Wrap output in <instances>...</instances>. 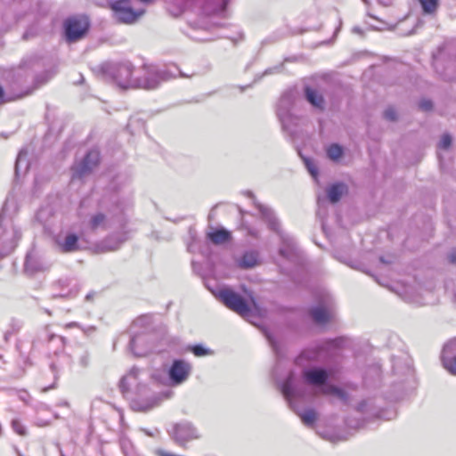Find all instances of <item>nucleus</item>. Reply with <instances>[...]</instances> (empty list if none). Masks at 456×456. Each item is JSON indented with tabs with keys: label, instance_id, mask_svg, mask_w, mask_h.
Wrapping results in <instances>:
<instances>
[{
	"label": "nucleus",
	"instance_id": "f257e3e1",
	"mask_svg": "<svg viewBox=\"0 0 456 456\" xmlns=\"http://www.w3.org/2000/svg\"><path fill=\"white\" fill-rule=\"evenodd\" d=\"M140 372V369L133 367L129 372L120 379L119 389L124 396H127L134 390L136 398L133 399L131 402L132 409L138 411H146L158 406L163 400L169 398L172 395V392L151 393L147 386L139 382Z\"/></svg>",
	"mask_w": 456,
	"mask_h": 456
},
{
	"label": "nucleus",
	"instance_id": "f03ea898",
	"mask_svg": "<svg viewBox=\"0 0 456 456\" xmlns=\"http://www.w3.org/2000/svg\"><path fill=\"white\" fill-rule=\"evenodd\" d=\"M277 387L290 410L300 418L305 426L312 428L317 419L316 411L311 408L300 411L297 401L304 398L305 392L303 388L297 384L294 373L290 371L284 380L278 381Z\"/></svg>",
	"mask_w": 456,
	"mask_h": 456
},
{
	"label": "nucleus",
	"instance_id": "7ed1b4c3",
	"mask_svg": "<svg viewBox=\"0 0 456 456\" xmlns=\"http://www.w3.org/2000/svg\"><path fill=\"white\" fill-rule=\"evenodd\" d=\"M9 202L5 201L0 213V259L11 255L21 239V231L9 213Z\"/></svg>",
	"mask_w": 456,
	"mask_h": 456
},
{
	"label": "nucleus",
	"instance_id": "20e7f679",
	"mask_svg": "<svg viewBox=\"0 0 456 456\" xmlns=\"http://www.w3.org/2000/svg\"><path fill=\"white\" fill-rule=\"evenodd\" d=\"M103 72L110 77L116 85L124 90L134 89L136 77H133L134 65L128 61L107 63L103 66Z\"/></svg>",
	"mask_w": 456,
	"mask_h": 456
},
{
	"label": "nucleus",
	"instance_id": "39448f33",
	"mask_svg": "<svg viewBox=\"0 0 456 456\" xmlns=\"http://www.w3.org/2000/svg\"><path fill=\"white\" fill-rule=\"evenodd\" d=\"M144 71L142 77H136L134 84L135 88L145 90H154L158 88L162 82L167 81L173 77L172 74L164 69L154 65H143Z\"/></svg>",
	"mask_w": 456,
	"mask_h": 456
},
{
	"label": "nucleus",
	"instance_id": "423d86ee",
	"mask_svg": "<svg viewBox=\"0 0 456 456\" xmlns=\"http://www.w3.org/2000/svg\"><path fill=\"white\" fill-rule=\"evenodd\" d=\"M217 297L228 309L240 316L246 319L252 315L250 305L240 293L225 288L219 290Z\"/></svg>",
	"mask_w": 456,
	"mask_h": 456
},
{
	"label": "nucleus",
	"instance_id": "0eeeda50",
	"mask_svg": "<svg viewBox=\"0 0 456 456\" xmlns=\"http://www.w3.org/2000/svg\"><path fill=\"white\" fill-rule=\"evenodd\" d=\"M332 374V369L322 366H312L303 369L302 379L305 384L317 388L324 395L326 388L331 385L330 379Z\"/></svg>",
	"mask_w": 456,
	"mask_h": 456
},
{
	"label": "nucleus",
	"instance_id": "6e6552de",
	"mask_svg": "<svg viewBox=\"0 0 456 456\" xmlns=\"http://www.w3.org/2000/svg\"><path fill=\"white\" fill-rule=\"evenodd\" d=\"M90 28L86 16H71L63 21V37L67 43L72 44L84 38Z\"/></svg>",
	"mask_w": 456,
	"mask_h": 456
},
{
	"label": "nucleus",
	"instance_id": "1a4fd4ad",
	"mask_svg": "<svg viewBox=\"0 0 456 456\" xmlns=\"http://www.w3.org/2000/svg\"><path fill=\"white\" fill-rule=\"evenodd\" d=\"M294 100L295 97L292 92H285L279 99L276 107V115L282 129L289 134L293 133V126H296V117L291 112Z\"/></svg>",
	"mask_w": 456,
	"mask_h": 456
},
{
	"label": "nucleus",
	"instance_id": "9d476101",
	"mask_svg": "<svg viewBox=\"0 0 456 456\" xmlns=\"http://www.w3.org/2000/svg\"><path fill=\"white\" fill-rule=\"evenodd\" d=\"M128 348L136 357L146 356L156 348L154 334L145 331L130 334Z\"/></svg>",
	"mask_w": 456,
	"mask_h": 456
},
{
	"label": "nucleus",
	"instance_id": "9b49d317",
	"mask_svg": "<svg viewBox=\"0 0 456 456\" xmlns=\"http://www.w3.org/2000/svg\"><path fill=\"white\" fill-rule=\"evenodd\" d=\"M168 433L174 442L179 445H184L188 442L200 437L198 428L192 422L188 420L173 424Z\"/></svg>",
	"mask_w": 456,
	"mask_h": 456
},
{
	"label": "nucleus",
	"instance_id": "f8f14e48",
	"mask_svg": "<svg viewBox=\"0 0 456 456\" xmlns=\"http://www.w3.org/2000/svg\"><path fill=\"white\" fill-rule=\"evenodd\" d=\"M99 163L100 151L97 149L89 150L79 162L73 165L72 180H82L88 176Z\"/></svg>",
	"mask_w": 456,
	"mask_h": 456
},
{
	"label": "nucleus",
	"instance_id": "ddd939ff",
	"mask_svg": "<svg viewBox=\"0 0 456 456\" xmlns=\"http://www.w3.org/2000/svg\"><path fill=\"white\" fill-rule=\"evenodd\" d=\"M114 18L120 23L132 24L144 13V10L133 9L130 0H116L110 4Z\"/></svg>",
	"mask_w": 456,
	"mask_h": 456
},
{
	"label": "nucleus",
	"instance_id": "4468645a",
	"mask_svg": "<svg viewBox=\"0 0 456 456\" xmlns=\"http://www.w3.org/2000/svg\"><path fill=\"white\" fill-rule=\"evenodd\" d=\"M110 227V219L106 214L95 211L88 215L87 219L83 222L82 237H88L91 234H98L107 231Z\"/></svg>",
	"mask_w": 456,
	"mask_h": 456
},
{
	"label": "nucleus",
	"instance_id": "2eb2a0df",
	"mask_svg": "<svg viewBox=\"0 0 456 456\" xmlns=\"http://www.w3.org/2000/svg\"><path fill=\"white\" fill-rule=\"evenodd\" d=\"M191 364L183 359H175L168 370L167 376L172 386H179L184 383L191 373Z\"/></svg>",
	"mask_w": 456,
	"mask_h": 456
},
{
	"label": "nucleus",
	"instance_id": "dca6fc26",
	"mask_svg": "<svg viewBox=\"0 0 456 456\" xmlns=\"http://www.w3.org/2000/svg\"><path fill=\"white\" fill-rule=\"evenodd\" d=\"M130 232L121 227V231L113 232L105 237L97 245V250L101 253H106L110 251H116L130 237Z\"/></svg>",
	"mask_w": 456,
	"mask_h": 456
},
{
	"label": "nucleus",
	"instance_id": "f3484780",
	"mask_svg": "<svg viewBox=\"0 0 456 456\" xmlns=\"http://www.w3.org/2000/svg\"><path fill=\"white\" fill-rule=\"evenodd\" d=\"M245 194L250 198L255 207L258 209L262 219L267 224L270 230L281 234V224L276 217L274 211L268 206L263 205L256 199L255 194L251 191H247Z\"/></svg>",
	"mask_w": 456,
	"mask_h": 456
},
{
	"label": "nucleus",
	"instance_id": "a211bd4d",
	"mask_svg": "<svg viewBox=\"0 0 456 456\" xmlns=\"http://www.w3.org/2000/svg\"><path fill=\"white\" fill-rule=\"evenodd\" d=\"M456 351V341L452 340L446 343L441 353V362L444 368L452 375L456 376V355L452 354Z\"/></svg>",
	"mask_w": 456,
	"mask_h": 456
},
{
	"label": "nucleus",
	"instance_id": "6ab92c4d",
	"mask_svg": "<svg viewBox=\"0 0 456 456\" xmlns=\"http://www.w3.org/2000/svg\"><path fill=\"white\" fill-rule=\"evenodd\" d=\"M325 303L327 305V307L319 305L316 306H313L309 309V314L311 318L317 324H326L333 317L332 311L330 309H328V307L330 306L332 303L331 297H327Z\"/></svg>",
	"mask_w": 456,
	"mask_h": 456
},
{
	"label": "nucleus",
	"instance_id": "aec40b11",
	"mask_svg": "<svg viewBox=\"0 0 456 456\" xmlns=\"http://www.w3.org/2000/svg\"><path fill=\"white\" fill-rule=\"evenodd\" d=\"M357 411L362 415H365L366 418L384 419H390L392 418L390 416H386L387 413L376 406L373 399H366L360 402L357 406Z\"/></svg>",
	"mask_w": 456,
	"mask_h": 456
},
{
	"label": "nucleus",
	"instance_id": "412c9836",
	"mask_svg": "<svg viewBox=\"0 0 456 456\" xmlns=\"http://www.w3.org/2000/svg\"><path fill=\"white\" fill-rule=\"evenodd\" d=\"M391 362L393 374L403 377V381L412 376L411 367L407 358L393 356Z\"/></svg>",
	"mask_w": 456,
	"mask_h": 456
},
{
	"label": "nucleus",
	"instance_id": "4be33fe9",
	"mask_svg": "<svg viewBox=\"0 0 456 456\" xmlns=\"http://www.w3.org/2000/svg\"><path fill=\"white\" fill-rule=\"evenodd\" d=\"M47 268L45 262L34 252L26 255L24 270L28 274L43 272Z\"/></svg>",
	"mask_w": 456,
	"mask_h": 456
},
{
	"label": "nucleus",
	"instance_id": "5701e85b",
	"mask_svg": "<svg viewBox=\"0 0 456 456\" xmlns=\"http://www.w3.org/2000/svg\"><path fill=\"white\" fill-rule=\"evenodd\" d=\"M78 236L73 232H68L63 238L58 237L56 243L63 253H71L79 249Z\"/></svg>",
	"mask_w": 456,
	"mask_h": 456
},
{
	"label": "nucleus",
	"instance_id": "b1692460",
	"mask_svg": "<svg viewBox=\"0 0 456 456\" xmlns=\"http://www.w3.org/2000/svg\"><path fill=\"white\" fill-rule=\"evenodd\" d=\"M304 95L307 102L320 111L325 110V100L323 95L317 89L305 86L304 87Z\"/></svg>",
	"mask_w": 456,
	"mask_h": 456
},
{
	"label": "nucleus",
	"instance_id": "393cba45",
	"mask_svg": "<svg viewBox=\"0 0 456 456\" xmlns=\"http://www.w3.org/2000/svg\"><path fill=\"white\" fill-rule=\"evenodd\" d=\"M152 323V316L151 314H142L136 318L128 330L129 334L142 333V331L151 332L150 328Z\"/></svg>",
	"mask_w": 456,
	"mask_h": 456
},
{
	"label": "nucleus",
	"instance_id": "a878e982",
	"mask_svg": "<svg viewBox=\"0 0 456 456\" xmlns=\"http://www.w3.org/2000/svg\"><path fill=\"white\" fill-rule=\"evenodd\" d=\"M346 192L347 186L344 183H335L326 188L327 198L332 204L338 202Z\"/></svg>",
	"mask_w": 456,
	"mask_h": 456
},
{
	"label": "nucleus",
	"instance_id": "bb28decb",
	"mask_svg": "<svg viewBox=\"0 0 456 456\" xmlns=\"http://www.w3.org/2000/svg\"><path fill=\"white\" fill-rule=\"evenodd\" d=\"M30 166L28 160V151L26 148H23L18 153L16 162H15V176L19 178L21 175L26 174Z\"/></svg>",
	"mask_w": 456,
	"mask_h": 456
},
{
	"label": "nucleus",
	"instance_id": "cd10ccee",
	"mask_svg": "<svg viewBox=\"0 0 456 456\" xmlns=\"http://www.w3.org/2000/svg\"><path fill=\"white\" fill-rule=\"evenodd\" d=\"M259 261V253L256 250H248L243 253L237 265L241 269H250L255 267Z\"/></svg>",
	"mask_w": 456,
	"mask_h": 456
},
{
	"label": "nucleus",
	"instance_id": "c85d7f7f",
	"mask_svg": "<svg viewBox=\"0 0 456 456\" xmlns=\"http://www.w3.org/2000/svg\"><path fill=\"white\" fill-rule=\"evenodd\" d=\"M207 239L214 245H221L228 242L232 239V234L228 230L221 227L208 232Z\"/></svg>",
	"mask_w": 456,
	"mask_h": 456
},
{
	"label": "nucleus",
	"instance_id": "c756f323",
	"mask_svg": "<svg viewBox=\"0 0 456 456\" xmlns=\"http://www.w3.org/2000/svg\"><path fill=\"white\" fill-rule=\"evenodd\" d=\"M48 350L58 354L64 350L66 339L62 336L50 334L47 337Z\"/></svg>",
	"mask_w": 456,
	"mask_h": 456
},
{
	"label": "nucleus",
	"instance_id": "7c9ffc66",
	"mask_svg": "<svg viewBox=\"0 0 456 456\" xmlns=\"http://www.w3.org/2000/svg\"><path fill=\"white\" fill-rule=\"evenodd\" d=\"M279 255L290 262H295L298 256L297 249L292 241H283V245L279 248Z\"/></svg>",
	"mask_w": 456,
	"mask_h": 456
},
{
	"label": "nucleus",
	"instance_id": "2f4dec72",
	"mask_svg": "<svg viewBox=\"0 0 456 456\" xmlns=\"http://www.w3.org/2000/svg\"><path fill=\"white\" fill-rule=\"evenodd\" d=\"M52 77H53V73L48 71V70L44 71V72H42L40 74H37L35 77V79H34L35 86L31 89H28V90H27L26 92H24L22 94H20L19 95H17L16 98H22L24 96H27V95L32 94V92L34 90H36L39 86H43L46 82H48L52 78Z\"/></svg>",
	"mask_w": 456,
	"mask_h": 456
},
{
	"label": "nucleus",
	"instance_id": "473e14b6",
	"mask_svg": "<svg viewBox=\"0 0 456 456\" xmlns=\"http://www.w3.org/2000/svg\"><path fill=\"white\" fill-rule=\"evenodd\" d=\"M77 363L82 369H86L90 363V353L87 349L77 346Z\"/></svg>",
	"mask_w": 456,
	"mask_h": 456
},
{
	"label": "nucleus",
	"instance_id": "72a5a7b5",
	"mask_svg": "<svg viewBox=\"0 0 456 456\" xmlns=\"http://www.w3.org/2000/svg\"><path fill=\"white\" fill-rule=\"evenodd\" d=\"M324 395H333L346 403L348 401L349 398L348 394L345 390L333 384H331L330 387L326 388Z\"/></svg>",
	"mask_w": 456,
	"mask_h": 456
},
{
	"label": "nucleus",
	"instance_id": "f704fd0d",
	"mask_svg": "<svg viewBox=\"0 0 456 456\" xmlns=\"http://www.w3.org/2000/svg\"><path fill=\"white\" fill-rule=\"evenodd\" d=\"M324 350V347L322 346H317L314 349L307 348L302 351L299 358H304L309 361L316 360L320 354Z\"/></svg>",
	"mask_w": 456,
	"mask_h": 456
},
{
	"label": "nucleus",
	"instance_id": "c9c22d12",
	"mask_svg": "<svg viewBox=\"0 0 456 456\" xmlns=\"http://www.w3.org/2000/svg\"><path fill=\"white\" fill-rule=\"evenodd\" d=\"M343 152V148L338 143H332L327 149V156L331 160H338L342 157Z\"/></svg>",
	"mask_w": 456,
	"mask_h": 456
},
{
	"label": "nucleus",
	"instance_id": "e433bc0d",
	"mask_svg": "<svg viewBox=\"0 0 456 456\" xmlns=\"http://www.w3.org/2000/svg\"><path fill=\"white\" fill-rule=\"evenodd\" d=\"M425 14L434 13L438 6V0H419Z\"/></svg>",
	"mask_w": 456,
	"mask_h": 456
},
{
	"label": "nucleus",
	"instance_id": "4c0bfd02",
	"mask_svg": "<svg viewBox=\"0 0 456 456\" xmlns=\"http://www.w3.org/2000/svg\"><path fill=\"white\" fill-rule=\"evenodd\" d=\"M304 164L311 176L317 181L318 178V168L314 163V161L310 158H303Z\"/></svg>",
	"mask_w": 456,
	"mask_h": 456
},
{
	"label": "nucleus",
	"instance_id": "58836bf2",
	"mask_svg": "<svg viewBox=\"0 0 456 456\" xmlns=\"http://www.w3.org/2000/svg\"><path fill=\"white\" fill-rule=\"evenodd\" d=\"M191 352L195 355V356H199V357H201V356H206V355H208V354H212V351L209 349V348H207L205 347L203 345L201 344H197V345H194L192 346L191 348H190Z\"/></svg>",
	"mask_w": 456,
	"mask_h": 456
},
{
	"label": "nucleus",
	"instance_id": "ea45409f",
	"mask_svg": "<svg viewBox=\"0 0 456 456\" xmlns=\"http://www.w3.org/2000/svg\"><path fill=\"white\" fill-rule=\"evenodd\" d=\"M346 425L350 428H360L364 427L365 425V419H357L354 418L352 416H348L345 420Z\"/></svg>",
	"mask_w": 456,
	"mask_h": 456
},
{
	"label": "nucleus",
	"instance_id": "a19ab883",
	"mask_svg": "<svg viewBox=\"0 0 456 456\" xmlns=\"http://www.w3.org/2000/svg\"><path fill=\"white\" fill-rule=\"evenodd\" d=\"M11 426L12 430L21 436H24L27 435V428L18 419H13L11 422Z\"/></svg>",
	"mask_w": 456,
	"mask_h": 456
},
{
	"label": "nucleus",
	"instance_id": "79ce46f5",
	"mask_svg": "<svg viewBox=\"0 0 456 456\" xmlns=\"http://www.w3.org/2000/svg\"><path fill=\"white\" fill-rule=\"evenodd\" d=\"M79 288L77 284H74L72 289H70L68 292H61L58 295H53V297H73L78 293Z\"/></svg>",
	"mask_w": 456,
	"mask_h": 456
},
{
	"label": "nucleus",
	"instance_id": "37998d69",
	"mask_svg": "<svg viewBox=\"0 0 456 456\" xmlns=\"http://www.w3.org/2000/svg\"><path fill=\"white\" fill-rule=\"evenodd\" d=\"M265 338H266V339H267L268 343H269V344H270V346H272V348H273V352H274V353L276 354V355L279 357L280 353H279V347H278V343H277V341L275 340V338H273V336L271 333L267 332V331H265Z\"/></svg>",
	"mask_w": 456,
	"mask_h": 456
},
{
	"label": "nucleus",
	"instance_id": "c03bdc74",
	"mask_svg": "<svg viewBox=\"0 0 456 456\" xmlns=\"http://www.w3.org/2000/svg\"><path fill=\"white\" fill-rule=\"evenodd\" d=\"M451 144H452V137H451V135L448 134H444L442 136L441 140H440L439 147L441 149L446 150V149H448L451 146Z\"/></svg>",
	"mask_w": 456,
	"mask_h": 456
},
{
	"label": "nucleus",
	"instance_id": "a18cd8bd",
	"mask_svg": "<svg viewBox=\"0 0 456 456\" xmlns=\"http://www.w3.org/2000/svg\"><path fill=\"white\" fill-rule=\"evenodd\" d=\"M383 115H384V118L389 121H395V120H396V118H397L396 111L392 107H388L387 110H385Z\"/></svg>",
	"mask_w": 456,
	"mask_h": 456
},
{
	"label": "nucleus",
	"instance_id": "49530a36",
	"mask_svg": "<svg viewBox=\"0 0 456 456\" xmlns=\"http://www.w3.org/2000/svg\"><path fill=\"white\" fill-rule=\"evenodd\" d=\"M21 327H22V322L20 321L16 320V319H12L8 329L16 334L20 331Z\"/></svg>",
	"mask_w": 456,
	"mask_h": 456
},
{
	"label": "nucleus",
	"instance_id": "de8ad7c7",
	"mask_svg": "<svg viewBox=\"0 0 456 456\" xmlns=\"http://www.w3.org/2000/svg\"><path fill=\"white\" fill-rule=\"evenodd\" d=\"M419 107L424 111H429L433 108V102L430 100L424 99L419 102Z\"/></svg>",
	"mask_w": 456,
	"mask_h": 456
},
{
	"label": "nucleus",
	"instance_id": "09e8293b",
	"mask_svg": "<svg viewBox=\"0 0 456 456\" xmlns=\"http://www.w3.org/2000/svg\"><path fill=\"white\" fill-rule=\"evenodd\" d=\"M69 326L79 327L83 330V332L87 336L94 333L96 330L94 326L80 327V325L77 322H71Z\"/></svg>",
	"mask_w": 456,
	"mask_h": 456
},
{
	"label": "nucleus",
	"instance_id": "8fccbe9b",
	"mask_svg": "<svg viewBox=\"0 0 456 456\" xmlns=\"http://www.w3.org/2000/svg\"><path fill=\"white\" fill-rule=\"evenodd\" d=\"M317 204H318V210H317V215L318 216H322V215H325V208L323 207V205L325 204V200H322L320 197L318 198V200H317Z\"/></svg>",
	"mask_w": 456,
	"mask_h": 456
},
{
	"label": "nucleus",
	"instance_id": "3c124183",
	"mask_svg": "<svg viewBox=\"0 0 456 456\" xmlns=\"http://www.w3.org/2000/svg\"><path fill=\"white\" fill-rule=\"evenodd\" d=\"M365 4H370V0H362ZM378 3L383 6H390L395 0H377Z\"/></svg>",
	"mask_w": 456,
	"mask_h": 456
},
{
	"label": "nucleus",
	"instance_id": "603ef678",
	"mask_svg": "<svg viewBox=\"0 0 456 456\" xmlns=\"http://www.w3.org/2000/svg\"><path fill=\"white\" fill-rule=\"evenodd\" d=\"M50 369H51L52 372L53 373V377L56 381L59 379V370H58L57 364L55 362H52L50 365Z\"/></svg>",
	"mask_w": 456,
	"mask_h": 456
},
{
	"label": "nucleus",
	"instance_id": "864d4df0",
	"mask_svg": "<svg viewBox=\"0 0 456 456\" xmlns=\"http://www.w3.org/2000/svg\"><path fill=\"white\" fill-rule=\"evenodd\" d=\"M29 397H30V396H29V395L28 394V392H27V391H25V390H23V391H20V393H19V398H20V400H21L22 402H24V403H27L28 402V400H29Z\"/></svg>",
	"mask_w": 456,
	"mask_h": 456
},
{
	"label": "nucleus",
	"instance_id": "5fc2aeb1",
	"mask_svg": "<svg viewBox=\"0 0 456 456\" xmlns=\"http://www.w3.org/2000/svg\"><path fill=\"white\" fill-rule=\"evenodd\" d=\"M281 69H282V65L276 66L274 68H270V69H265L264 74L270 75V74H273L275 72H280Z\"/></svg>",
	"mask_w": 456,
	"mask_h": 456
},
{
	"label": "nucleus",
	"instance_id": "6e6d98bb",
	"mask_svg": "<svg viewBox=\"0 0 456 456\" xmlns=\"http://www.w3.org/2000/svg\"><path fill=\"white\" fill-rule=\"evenodd\" d=\"M448 260L452 264H456V249L452 250L448 254Z\"/></svg>",
	"mask_w": 456,
	"mask_h": 456
},
{
	"label": "nucleus",
	"instance_id": "4d7b16f0",
	"mask_svg": "<svg viewBox=\"0 0 456 456\" xmlns=\"http://www.w3.org/2000/svg\"><path fill=\"white\" fill-rule=\"evenodd\" d=\"M15 333L9 329L4 332V339L5 342H8L12 336H13Z\"/></svg>",
	"mask_w": 456,
	"mask_h": 456
},
{
	"label": "nucleus",
	"instance_id": "13d9d810",
	"mask_svg": "<svg viewBox=\"0 0 456 456\" xmlns=\"http://www.w3.org/2000/svg\"><path fill=\"white\" fill-rule=\"evenodd\" d=\"M191 4H198V5H203L206 4L208 0H188Z\"/></svg>",
	"mask_w": 456,
	"mask_h": 456
},
{
	"label": "nucleus",
	"instance_id": "bf43d9fd",
	"mask_svg": "<svg viewBox=\"0 0 456 456\" xmlns=\"http://www.w3.org/2000/svg\"><path fill=\"white\" fill-rule=\"evenodd\" d=\"M327 344L329 346H338V339H330V340L327 341Z\"/></svg>",
	"mask_w": 456,
	"mask_h": 456
},
{
	"label": "nucleus",
	"instance_id": "052dcab7",
	"mask_svg": "<svg viewBox=\"0 0 456 456\" xmlns=\"http://www.w3.org/2000/svg\"><path fill=\"white\" fill-rule=\"evenodd\" d=\"M5 102L4 88L0 86V104Z\"/></svg>",
	"mask_w": 456,
	"mask_h": 456
},
{
	"label": "nucleus",
	"instance_id": "680f3d73",
	"mask_svg": "<svg viewBox=\"0 0 456 456\" xmlns=\"http://www.w3.org/2000/svg\"><path fill=\"white\" fill-rule=\"evenodd\" d=\"M189 234H190L191 240H195V236H196V232H195V230L193 228H191V227L190 228Z\"/></svg>",
	"mask_w": 456,
	"mask_h": 456
},
{
	"label": "nucleus",
	"instance_id": "e2e57ef3",
	"mask_svg": "<svg viewBox=\"0 0 456 456\" xmlns=\"http://www.w3.org/2000/svg\"><path fill=\"white\" fill-rule=\"evenodd\" d=\"M228 3H229V0H222V4H221L222 12H224L226 9Z\"/></svg>",
	"mask_w": 456,
	"mask_h": 456
},
{
	"label": "nucleus",
	"instance_id": "0e129e2a",
	"mask_svg": "<svg viewBox=\"0 0 456 456\" xmlns=\"http://www.w3.org/2000/svg\"><path fill=\"white\" fill-rule=\"evenodd\" d=\"M94 296V292H90L88 293L86 296V301H90Z\"/></svg>",
	"mask_w": 456,
	"mask_h": 456
},
{
	"label": "nucleus",
	"instance_id": "69168bd1",
	"mask_svg": "<svg viewBox=\"0 0 456 456\" xmlns=\"http://www.w3.org/2000/svg\"><path fill=\"white\" fill-rule=\"evenodd\" d=\"M250 86H251V85H248V86H240V90L241 93H243L246 88L250 87Z\"/></svg>",
	"mask_w": 456,
	"mask_h": 456
},
{
	"label": "nucleus",
	"instance_id": "338daca9",
	"mask_svg": "<svg viewBox=\"0 0 456 456\" xmlns=\"http://www.w3.org/2000/svg\"><path fill=\"white\" fill-rule=\"evenodd\" d=\"M44 312H45V314H47L48 315H52V312H51L49 309H47V308H45V309H44Z\"/></svg>",
	"mask_w": 456,
	"mask_h": 456
},
{
	"label": "nucleus",
	"instance_id": "774afa93",
	"mask_svg": "<svg viewBox=\"0 0 456 456\" xmlns=\"http://www.w3.org/2000/svg\"><path fill=\"white\" fill-rule=\"evenodd\" d=\"M58 450L60 452L61 456H65L59 445H58Z\"/></svg>",
	"mask_w": 456,
	"mask_h": 456
}]
</instances>
